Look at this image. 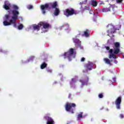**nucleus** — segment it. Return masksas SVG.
Masks as SVG:
<instances>
[{"mask_svg":"<svg viewBox=\"0 0 124 124\" xmlns=\"http://www.w3.org/2000/svg\"><path fill=\"white\" fill-rule=\"evenodd\" d=\"M113 45L114 46L113 49H110V47L109 46H106L105 47L107 50H109V59H112H112L116 60L117 59V55H118L121 52V49H120L121 48V44L119 42H116L113 43Z\"/></svg>","mask_w":124,"mask_h":124,"instance_id":"f257e3e1","label":"nucleus"},{"mask_svg":"<svg viewBox=\"0 0 124 124\" xmlns=\"http://www.w3.org/2000/svg\"><path fill=\"white\" fill-rule=\"evenodd\" d=\"M49 5L53 9L58 8V7H59V4H58V2L57 1H55L53 2L49 3V4H45V5H41L42 13H43V14H46V10H48V8Z\"/></svg>","mask_w":124,"mask_h":124,"instance_id":"f03ea898","label":"nucleus"},{"mask_svg":"<svg viewBox=\"0 0 124 124\" xmlns=\"http://www.w3.org/2000/svg\"><path fill=\"white\" fill-rule=\"evenodd\" d=\"M76 52H74V48H70L67 51L65 52L63 54H62L60 57H63L64 59H68L69 62L72 61V59L75 58Z\"/></svg>","mask_w":124,"mask_h":124,"instance_id":"7ed1b4c3","label":"nucleus"},{"mask_svg":"<svg viewBox=\"0 0 124 124\" xmlns=\"http://www.w3.org/2000/svg\"><path fill=\"white\" fill-rule=\"evenodd\" d=\"M78 14L77 11L73 8H68L63 11V15L66 17H70V16H73V15H76Z\"/></svg>","mask_w":124,"mask_h":124,"instance_id":"20e7f679","label":"nucleus"},{"mask_svg":"<svg viewBox=\"0 0 124 124\" xmlns=\"http://www.w3.org/2000/svg\"><path fill=\"white\" fill-rule=\"evenodd\" d=\"M76 107L75 103H67L65 105V109L67 112H70L71 114H74V108Z\"/></svg>","mask_w":124,"mask_h":124,"instance_id":"39448f33","label":"nucleus"},{"mask_svg":"<svg viewBox=\"0 0 124 124\" xmlns=\"http://www.w3.org/2000/svg\"><path fill=\"white\" fill-rule=\"evenodd\" d=\"M73 40L76 48H80V49H84L83 46H81V41H80V40L77 38H73Z\"/></svg>","mask_w":124,"mask_h":124,"instance_id":"423d86ee","label":"nucleus"},{"mask_svg":"<svg viewBox=\"0 0 124 124\" xmlns=\"http://www.w3.org/2000/svg\"><path fill=\"white\" fill-rule=\"evenodd\" d=\"M12 14L13 16H12V19H13V21L16 22V20H18V17L19 16V11L17 10H13L12 11Z\"/></svg>","mask_w":124,"mask_h":124,"instance_id":"0eeeda50","label":"nucleus"},{"mask_svg":"<svg viewBox=\"0 0 124 124\" xmlns=\"http://www.w3.org/2000/svg\"><path fill=\"white\" fill-rule=\"evenodd\" d=\"M122 103V96H119L115 101V105L118 110L121 109V104Z\"/></svg>","mask_w":124,"mask_h":124,"instance_id":"6e6552de","label":"nucleus"},{"mask_svg":"<svg viewBox=\"0 0 124 124\" xmlns=\"http://www.w3.org/2000/svg\"><path fill=\"white\" fill-rule=\"evenodd\" d=\"M50 114H46V116L44 117L45 120L47 121L46 124H55V121L52 117H50L49 115Z\"/></svg>","mask_w":124,"mask_h":124,"instance_id":"1a4fd4ad","label":"nucleus"},{"mask_svg":"<svg viewBox=\"0 0 124 124\" xmlns=\"http://www.w3.org/2000/svg\"><path fill=\"white\" fill-rule=\"evenodd\" d=\"M3 24L5 26H10V25L13 24V27L14 28H16V26L17 25V23H16V22H15V21H13V20H12V19L9 20V22H7V21L6 20H5L3 21Z\"/></svg>","mask_w":124,"mask_h":124,"instance_id":"9d476101","label":"nucleus"},{"mask_svg":"<svg viewBox=\"0 0 124 124\" xmlns=\"http://www.w3.org/2000/svg\"><path fill=\"white\" fill-rule=\"evenodd\" d=\"M85 70H83V72H88L89 70H92L93 69V63L89 62L87 64L84 65Z\"/></svg>","mask_w":124,"mask_h":124,"instance_id":"9b49d317","label":"nucleus"},{"mask_svg":"<svg viewBox=\"0 0 124 124\" xmlns=\"http://www.w3.org/2000/svg\"><path fill=\"white\" fill-rule=\"evenodd\" d=\"M40 25L41 27H43V29H45V30H47L49 28H51V25H50V24L45 22H40Z\"/></svg>","mask_w":124,"mask_h":124,"instance_id":"f8f14e48","label":"nucleus"},{"mask_svg":"<svg viewBox=\"0 0 124 124\" xmlns=\"http://www.w3.org/2000/svg\"><path fill=\"white\" fill-rule=\"evenodd\" d=\"M79 82L81 83V84L82 85V86L88 85V83H89V77H85L82 79H80Z\"/></svg>","mask_w":124,"mask_h":124,"instance_id":"ddd939ff","label":"nucleus"},{"mask_svg":"<svg viewBox=\"0 0 124 124\" xmlns=\"http://www.w3.org/2000/svg\"><path fill=\"white\" fill-rule=\"evenodd\" d=\"M41 28V25H40V23L38 24V25L34 24L33 25V28L34 31H39Z\"/></svg>","mask_w":124,"mask_h":124,"instance_id":"4468645a","label":"nucleus"},{"mask_svg":"<svg viewBox=\"0 0 124 124\" xmlns=\"http://www.w3.org/2000/svg\"><path fill=\"white\" fill-rule=\"evenodd\" d=\"M107 32L108 33L107 34V36H109L110 34H112V33H115V32H116V29L114 28V27H112L111 28V31H110L108 30Z\"/></svg>","mask_w":124,"mask_h":124,"instance_id":"2eb2a0df","label":"nucleus"},{"mask_svg":"<svg viewBox=\"0 0 124 124\" xmlns=\"http://www.w3.org/2000/svg\"><path fill=\"white\" fill-rule=\"evenodd\" d=\"M103 61L105 62V63H107V64H108V65H112V63H111L112 60H110L108 58H104Z\"/></svg>","mask_w":124,"mask_h":124,"instance_id":"dca6fc26","label":"nucleus"},{"mask_svg":"<svg viewBox=\"0 0 124 124\" xmlns=\"http://www.w3.org/2000/svg\"><path fill=\"white\" fill-rule=\"evenodd\" d=\"M82 36H85V37H89V36H90V31L89 30H86L85 31H84Z\"/></svg>","mask_w":124,"mask_h":124,"instance_id":"f3484780","label":"nucleus"},{"mask_svg":"<svg viewBox=\"0 0 124 124\" xmlns=\"http://www.w3.org/2000/svg\"><path fill=\"white\" fill-rule=\"evenodd\" d=\"M101 11H102V12H109V11H111V7H109L108 8L101 9Z\"/></svg>","mask_w":124,"mask_h":124,"instance_id":"a211bd4d","label":"nucleus"},{"mask_svg":"<svg viewBox=\"0 0 124 124\" xmlns=\"http://www.w3.org/2000/svg\"><path fill=\"white\" fill-rule=\"evenodd\" d=\"M60 12H61L60 11V9H59L58 8H56L54 12L55 16H58L60 15Z\"/></svg>","mask_w":124,"mask_h":124,"instance_id":"6ab92c4d","label":"nucleus"},{"mask_svg":"<svg viewBox=\"0 0 124 124\" xmlns=\"http://www.w3.org/2000/svg\"><path fill=\"white\" fill-rule=\"evenodd\" d=\"M83 118V112H80L79 114L78 115L77 120L78 121H80V119Z\"/></svg>","mask_w":124,"mask_h":124,"instance_id":"aec40b11","label":"nucleus"},{"mask_svg":"<svg viewBox=\"0 0 124 124\" xmlns=\"http://www.w3.org/2000/svg\"><path fill=\"white\" fill-rule=\"evenodd\" d=\"M46 67H47V63L43 62L41 65V69H44Z\"/></svg>","mask_w":124,"mask_h":124,"instance_id":"412c9836","label":"nucleus"},{"mask_svg":"<svg viewBox=\"0 0 124 124\" xmlns=\"http://www.w3.org/2000/svg\"><path fill=\"white\" fill-rule=\"evenodd\" d=\"M92 5L95 7L97 5V2L96 1L93 0L91 3Z\"/></svg>","mask_w":124,"mask_h":124,"instance_id":"4be33fe9","label":"nucleus"},{"mask_svg":"<svg viewBox=\"0 0 124 124\" xmlns=\"http://www.w3.org/2000/svg\"><path fill=\"white\" fill-rule=\"evenodd\" d=\"M3 7L6 10H8V9H10V7H9L8 5H7V4H5L3 5Z\"/></svg>","mask_w":124,"mask_h":124,"instance_id":"5701e85b","label":"nucleus"},{"mask_svg":"<svg viewBox=\"0 0 124 124\" xmlns=\"http://www.w3.org/2000/svg\"><path fill=\"white\" fill-rule=\"evenodd\" d=\"M23 28H24V25H23V24H20L18 26V29L19 30H22Z\"/></svg>","mask_w":124,"mask_h":124,"instance_id":"b1692460","label":"nucleus"},{"mask_svg":"<svg viewBox=\"0 0 124 124\" xmlns=\"http://www.w3.org/2000/svg\"><path fill=\"white\" fill-rule=\"evenodd\" d=\"M13 8L14 9V10H18V9H19V7H18V6L16 5H14L13 6Z\"/></svg>","mask_w":124,"mask_h":124,"instance_id":"393cba45","label":"nucleus"},{"mask_svg":"<svg viewBox=\"0 0 124 124\" xmlns=\"http://www.w3.org/2000/svg\"><path fill=\"white\" fill-rule=\"evenodd\" d=\"M46 70L48 73H52V70L50 68H46Z\"/></svg>","mask_w":124,"mask_h":124,"instance_id":"a878e982","label":"nucleus"},{"mask_svg":"<svg viewBox=\"0 0 124 124\" xmlns=\"http://www.w3.org/2000/svg\"><path fill=\"white\" fill-rule=\"evenodd\" d=\"M5 17L6 18V20H9V18H10V16L9 15H6L5 16Z\"/></svg>","mask_w":124,"mask_h":124,"instance_id":"bb28decb","label":"nucleus"},{"mask_svg":"<svg viewBox=\"0 0 124 124\" xmlns=\"http://www.w3.org/2000/svg\"><path fill=\"white\" fill-rule=\"evenodd\" d=\"M32 8H33V6H32V5H29L28 6V9H32Z\"/></svg>","mask_w":124,"mask_h":124,"instance_id":"cd10ccee","label":"nucleus"},{"mask_svg":"<svg viewBox=\"0 0 124 124\" xmlns=\"http://www.w3.org/2000/svg\"><path fill=\"white\" fill-rule=\"evenodd\" d=\"M98 96H99V98H103V94H102V93H100V94H99Z\"/></svg>","mask_w":124,"mask_h":124,"instance_id":"c85d7f7f","label":"nucleus"},{"mask_svg":"<svg viewBox=\"0 0 124 124\" xmlns=\"http://www.w3.org/2000/svg\"><path fill=\"white\" fill-rule=\"evenodd\" d=\"M84 10H90V7H89V6H85L84 7Z\"/></svg>","mask_w":124,"mask_h":124,"instance_id":"c756f323","label":"nucleus"},{"mask_svg":"<svg viewBox=\"0 0 124 124\" xmlns=\"http://www.w3.org/2000/svg\"><path fill=\"white\" fill-rule=\"evenodd\" d=\"M116 2L117 3H121L123 2V0H116Z\"/></svg>","mask_w":124,"mask_h":124,"instance_id":"7c9ffc66","label":"nucleus"},{"mask_svg":"<svg viewBox=\"0 0 124 124\" xmlns=\"http://www.w3.org/2000/svg\"><path fill=\"white\" fill-rule=\"evenodd\" d=\"M85 61H86V58H84V57L81 58V59L80 60V61L81 62H84Z\"/></svg>","mask_w":124,"mask_h":124,"instance_id":"2f4dec72","label":"nucleus"},{"mask_svg":"<svg viewBox=\"0 0 124 124\" xmlns=\"http://www.w3.org/2000/svg\"><path fill=\"white\" fill-rule=\"evenodd\" d=\"M119 117L120 118H121V119H124V114H120Z\"/></svg>","mask_w":124,"mask_h":124,"instance_id":"473e14b6","label":"nucleus"},{"mask_svg":"<svg viewBox=\"0 0 124 124\" xmlns=\"http://www.w3.org/2000/svg\"><path fill=\"white\" fill-rule=\"evenodd\" d=\"M72 82H76V79L75 78H72Z\"/></svg>","mask_w":124,"mask_h":124,"instance_id":"72a5a7b5","label":"nucleus"},{"mask_svg":"<svg viewBox=\"0 0 124 124\" xmlns=\"http://www.w3.org/2000/svg\"><path fill=\"white\" fill-rule=\"evenodd\" d=\"M70 97H71V94L69 93L68 95V98H70Z\"/></svg>","mask_w":124,"mask_h":124,"instance_id":"f704fd0d","label":"nucleus"},{"mask_svg":"<svg viewBox=\"0 0 124 124\" xmlns=\"http://www.w3.org/2000/svg\"><path fill=\"white\" fill-rule=\"evenodd\" d=\"M114 62H115V63H118V61H114Z\"/></svg>","mask_w":124,"mask_h":124,"instance_id":"c9c22d12","label":"nucleus"},{"mask_svg":"<svg viewBox=\"0 0 124 124\" xmlns=\"http://www.w3.org/2000/svg\"><path fill=\"white\" fill-rule=\"evenodd\" d=\"M87 3V0H85V3Z\"/></svg>","mask_w":124,"mask_h":124,"instance_id":"e433bc0d","label":"nucleus"},{"mask_svg":"<svg viewBox=\"0 0 124 124\" xmlns=\"http://www.w3.org/2000/svg\"><path fill=\"white\" fill-rule=\"evenodd\" d=\"M107 28H108V27H109V25H107Z\"/></svg>","mask_w":124,"mask_h":124,"instance_id":"4c0bfd02","label":"nucleus"},{"mask_svg":"<svg viewBox=\"0 0 124 124\" xmlns=\"http://www.w3.org/2000/svg\"><path fill=\"white\" fill-rule=\"evenodd\" d=\"M112 37H114V35H112Z\"/></svg>","mask_w":124,"mask_h":124,"instance_id":"58836bf2","label":"nucleus"},{"mask_svg":"<svg viewBox=\"0 0 124 124\" xmlns=\"http://www.w3.org/2000/svg\"><path fill=\"white\" fill-rule=\"evenodd\" d=\"M90 14H92V13H91V12H90Z\"/></svg>","mask_w":124,"mask_h":124,"instance_id":"ea45409f","label":"nucleus"},{"mask_svg":"<svg viewBox=\"0 0 124 124\" xmlns=\"http://www.w3.org/2000/svg\"><path fill=\"white\" fill-rule=\"evenodd\" d=\"M114 80H116V78H114Z\"/></svg>","mask_w":124,"mask_h":124,"instance_id":"a19ab883","label":"nucleus"},{"mask_svg":"<svg viewBox=\"0 0 124 124\" xmlns=\"http://www.w3.org/2000/svg\"><path fill=\"white\" fill-rule=\"evenodd\" d=\"M80 34H81L79 33V34H78V35H80Z\"/></svg>","mask_w":124,"mask_h":124,"instance_id":"79ce46f5","label":"nucleus"},{"mask_svg":"<svg viewBox=\"0 0 124 124\" xmlns=\"http://www.w3.org/2000/svg\"><path fill=\"white\" fill-rule=\"evenodd\" d=\"M82 3H84V2H83Z\"/></svg>","mask_w":124,"mask_h":124,"instance_id":"37998d69","label":"nucleus"}]
</instances>
